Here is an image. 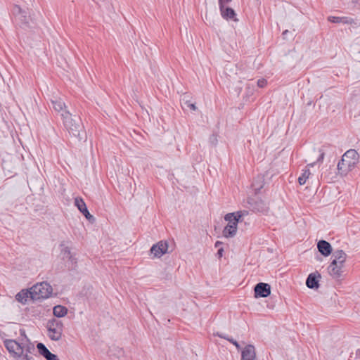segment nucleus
<instances>
[{"instance_id": "obj_22", "label": "nucleus", "mask_w": 360, "mask_h": 360, "mask_svg": "<svg viewBox=\"0 0 360 360\" xmlns=\"http://www.w3.org/2000/svg\"><path fill=\"white\" fill-rule=\"evenodd\" d=\"M267 84V82L265 79H260L257 81V86L260 88L264 87Z\"/></svg>"}, {"instance_id": "obj_8", "label": "nucleus", "mask_w": 360, "mask_h": 360, "mask_svg": "<svg viewBox=\"0 0 360 360\" xmlns=\"http://www.w3.org/2000/svg\"><path fill=\"white\" fill-rule=\"evenodd\" d=\"M271 293V287L269 284L259 283L255 287V295L256 297H266Z\"/></svg>"}, {"instance_id": "obj_3", "label": "nucleus", "mask_w": 360, "mask_h": 360, "mask_svg": "<svg viewBox=\"0 0 360 360\" xmlns=\"http://www.w3.org/2000/svg\"><path fill=\"white\" fill-rule=\"evenodd\" d=\"M247 214L248 212L246 211H238L226 214L224 217V219L228 224L222 231L223 236L225 238H233L235 236L237 233L238 221Z\"/></svg>"}, {"instance_id": "obj_17", "label": "nucleus", "mask_w": 360, "mask_h": 360, "mask_svg": "<svg viewBox=\"0 0 360 360\" xmlns=\"http://www.w3.org/2000/svg\"><path fill=\"white\" fill-rule=\"evenodd\" d=\"M31 298V290H22L15 295V299L18 302L25 304L28 298Z\"/></svg>"}, {"instance_id": "obj_10", "label": "nucleus", "mask_w": 360, "mask_h": 360, "mask_svg": "<svg viewBox=\"0 0 360 360\" xmlns=\"http://www.w3.org/2000/svg\"><path fill=\"white\" fill-rule=\"evenodd\" d=\"M37 349L39 354L46 360H59L58 357L56 354H52L43 343H38Z\"/></svg>"}, {"instance_id": "obj_21", "label": "nucleus", "mask_w": 360, "mask_h": 360, "mask_svg": "<svg viewBox=\"0 0 360 360\" xmlns=\"http://www.w3.org/2000/svg\"><path fill=\"white\" fill-rule=\"evenodd\" d=\"M77 258L73 257L72 256H69V266L71 265L72 269H76L77 266Z\"/></svg>"}, {"instance_id": "obj_31", "label": "nucleus", "mask_w": 360, "mask_h": 360, "mask_svg": "<svg viewBox=\"0 0 360 360\" xmlns=\"http://www.w3.org/2000/svg\"><path fill=\"white\" fill-rule=\"evenodd\" d=\"M24 359H27V360H30V356H29V355H28V354H25V355H24Z\"/></svg>"}, {"instance_id": "obj_11", "label": "nucleus", "mask_w": 360, "mask_h": 360, "mask_svg": "<svg viewBox=\"0 0 360 360\" xmlns=\"http://www.w3.org/2000/svg\"><path fill=\"white\" fill-rule=\"evenodd\" d=\"M240 360H256V352L253 345H248L244 347L241 352Z\"/></svg>"}, {"instance_id": "obj_16", "label": "nucleus", "mask_w": 360, "mask_h": 360, "mask_svg": "<svg viewBox=\"0 0 360 360\" xmlns=\"http://www.w3.org/2000/svg\"><path fill=\"white\" fill-rule=\"evenodd\" d=\"M314 163L308 164L304 169H303V172L298 178V182L300 185H304L306 184L307 180L310 177L311 173L309 171V167H313Z\"/></svg>"}, {"instance_id": "obj_4", "label": "nucleus", "mask_w": 360, "mask_h": 360, "mask_svg": "<svg viewBox=\"0 0 360 360\" xmlns=\"http://www.w3.org/2000/svg\"><path fill=\"white\" fill-rule=\"evenodd\" d=\"M30 290L32 300L48 298L52 293V287L46 282L37 283L30 288Z\"/></svg>"}, {"instance_id": "obj_13", "label": "nucleus", "mask_w": 360, "mask_h": 360, "mask_svg": "<svg viewBox=\"0 0 360 360\" xmlns=\"http://www.w3.org/2000/svg\"><path fill=\"white\" fill-rule=\"evenodd\" d=\"M75 205L78 208V210L84 215V217L87 219H94V217L89 212L86 205L82 198H76L75 199Z\"/></svg>"}, {"instance_id": "obj_27", "label": "nucleus", "mask_w": 360, "mask_h": 360, "mask_svg": "<svg viewBox=\"0 0 360 360\" xmlns=\"http://www.w3.org/2000/svg\"><path fill=\"white\" fill-rule=\"evenodd\" d=\"M319 152H320V156H319V158L318 159V161H323V160L324 158L325 153L321 150H320Z\"/></svg>"}, {"instance_id": "obj_28", "label": "nucleus", "mask_w": 360, "mask_h": 360, "mask_svg": "<svg viewBox=\"0 0 360 360\" xmlns=\"http://www.w3.org/2000/svg\"><path fill=\"white\" fill-rule=\"evenodd\" d=\"M224 249L222 248H219L217 252V255H219V257H221L223 255Z\"/></svg>"}, {"instance_id": "obj_19", "label": "nucleus", "mask_w": 360, "mask_h": 360, "mask_svg": "<svg viewBox=\"0 0 360 360\" xmlns=\"http://www.w3.org/2000/svg\"><path fill=\"white\" fill-rule=\"evenodd\" d=\"M328 21L333 23H345V24H350L352 22V20L347 17H336V16H329L328 18Z\"/></svg>"}, {"instance_id": "obj_12", "label": "nucleus", "mask_w": 360, "mask_h": 360, "mask_svg": "<svg viewBox=\"0 0 360 360\" xmlns=\"http://www.w3.org/2000/svg\"><path fill=\"white\" fill-rule=\"evenodd\" d=\"M219 10L223 18L227 20H233L235 22L238 21V18H236V13L233 8L228 6H224L219 8Z\"/></svg>"}, {"instance_id": "obj_30", "label": "nucleus", "mask_w": 360, "mask_h": 360, "mask_svg": "<svg viewBox=\"0 0 360 360\" xmlns=\"http://www.w3.org/2000/svg\"><path fill=\"white\" fill-rule=\"evenodd\" d=\"M356 354L357 356L360 357V349H358L356 350Z\"/></svg>"}, {"instance_id": "obj_7", "label": "nucleus", "mask_w": 360, "mask_h": 360, "mask_svg": "<svg viewBox=\"0 0 360 360\" xmlns=\"http://www.w3.org/2000/svg\"><path fill=\"white\" fill-rule=\"evenodd\" d=\"M167 243L165 241H160L151 247L150 252L155 257L160 258L167 252Z\"/></svg>"}, {"instance_id": "obj_2", "label": "nucleus", "mask_w": 360, "mask_h": 360, "mask_svg": "<svg viewBox=\"0 0 360 360\" xmlns=\"http://www.w3.org/2000/svg\"><path fill=\"white\" fill-rule=\"evenodd\" d=\"M333 260L328 266L329 274L335 279L341 277L347 255L342 250L333 253Z\"/></svg>"}, {"instance_id": "obj_29", "label": "nucleus", "mask_w": 360, "mask_h": 360, "mask_svg": "<svg viewBox=\"0 0 360 360\" xmlns=\"http://www.w3.org/2000/svg\"><path fill=\"white\" fill-rule=\"evenodd\" d=\"M222 244L221 242L220 241H217L216 243H215V247L216 248H218L219 245H221Z\"/></svg>"}, {"instance_id": "obj_23", "label": "nucleus", "mask_w": 360, "mask_h": 360, "mask_svg": "<svg viewBox=\"0 0 360 360\" xmlns=\"http://www.w3.org/2000/svg\"><path fill=\"white\" fill-rule=\"evenodd\" d=\"M231 1V0H219V8L226 6V5Z\"/></svg>"}, {"instance_id": "obj_1", "label": "nucleus", "mask_w": 360, "mask_h": 360, "mask_svg": "<svg viewBox=\"0 0 360 360\" xmlns=\"http://www.w3.org/2000/svg\"><path fill=\"white\" fill-rule=\"evenodd\" d=\"M359 160L358 153L354 149L347 150L342 156L341 160L338 164L339 174L342 176L347 175L353 170Z\"/></svg>"}, {"instance_id": "obj_26", "label": "nucleus", "mask_w": 360, "mask_h": 360, "mask_svg": "<svg viewBox=\"0 0 360 360\" xmlns=\"http://www.w3.org/2000/svg\"><path fill=\"white\" fill-rule=\"evenodd\" d=\"M14 13L15 14H20L22 13V9L18 6H15L14 8Z\"/></svg>"}, {"instance_id": "obj_6", "label": "nucleus", "mask_w": 360, "mask_h": 360, "mask_svg": "<svg viewBox=\"0 0 360 360\" xmlns=\"http://www.w3.org/2000/svg\"><path fill=\"white\" fill-rule=\"evenodd\" d=\"M4 345L9 353L12 354L14 357L19 358L23 354V347L22 345L13 340H6Z\"/></svg>"}, {"instance_id": "obj_20", "label": "nucleus", "mask_w": 360, "mask_h": 360, "mask_svg": "<svg viewBox=\"0 0 360 360\" xmlns=\"http://www.w3.org/2000/svg\"><path fill=\"white\" fill-rule=\"evenodd\" d=\"M67 312V308L61 305H57L53 307V314L58 318L64 316Z\"/></svg>"}, {"instance_id": "obj_25", "label": "nucleus", "mask_w": 360, "mask_h": 360, "mask_svg": "<svg viewBox=\"0 0 360 360\" xmlns=\"http://www.w3.org/2000/svg\"><path fill=\"white\" fill-rule=\"evenodd\" d=\"M186 104L192 110H195L197 109V108H196V106H195V105L194 103H190L188 102H186Z\"/></svg>"}, {"instance_id": "obj_18", "label": "nucleus", "mask_w": 360, "mask_h": 360, "mask_svg": "<svg viewBox=\"0 0 360 360\" xmlns=\"http://www.w3.org/2000/svg\"><path fill=\"white\" fill-rule=\"evenodd\" d=\"M306 285L309 288H317L319 287L318 280L314 274H311L308 276Z\"/></svg>"}, {"instance_id": "obj_14", "label": "nucleus", "mask_w": 360, "mask_h": 360, "mask_svg": "<svg viewBox=\"0 0 360 360\" xmlns=\"http://www.w3.org/2000/svg\"><path fill=\"white\" fill-rule=\"evenodd\" d=\"M52 105L54 110L58 112H60V116L63 120V122H65V114L67 113V110L65 109V104L61 99H56L52 101Z\"/></svg>"}, {"instance_id": "obj_9", "label": "nucleus", "mask_w": 360, "mask_h": 360, "mask_svg": "<svg viewBox=\"0 0 360 360\" xmlns=\"http://www.w3.org/2000/svg\"><path fill=\"white\" fill-rule=\"evenodd\" d=\"M69 124H70L71 134L75 137L81 139L80 131L83 129L81 120L79 117L71 119L70 122L69 121Z\"/></svg>"}, {"instance_id": "obj_32", "label": "nucleus", "mask_w": 360, "mask_h": 360, "mask_svg": "<svg viewBox=\"0 0 360 360\" xmlns=\"http://www.w3.org/2000/svg\"><path fill=\"white\" fill-rule=\"evenodd\" d=\"M288 32V30H285V31L283 32V35L287 34V32Z\"/></svg>"}, {"instance_id": "obj_15", "label": "nucleus", "mask_w": 360, "mask_h": 360, "mask_svg": "<svg viewBox=\"0 0 360 360\" xmlns=\"http://www.w3.org/2000/svg\"><path fill=\"white\" fill-rule=\"evenodd\" d=\"M319 251L325 257L329 256L333 251L331 245L323 240H320L317 244Z\"/></svg>"}, {"instance_id": "obj_24", "label": "nucleus", "mask_w": 360, "mask_h": 360, "mask_svg": "<svg viewBox=\"0 0 360 360\" xmlns=\"http://www.w3.org/2000/svg\"><path fill=\"white\" fill-rule=\"evenodd\" d=\"M229 342H231L233 345L236 346V347L238 349H240V345L238 343L237 341L233 340V339H229V338H226Z\"/></svg>"}, {"instance_id": "obj_5", "label": "nucleus", "mask_w": 360, "mask_h": 360, "mask_svg": "<svg viewBox=\"0 0 360 360\" xmlns=\"http://www.w3.org/2000/svg\"><path fill=\"white\" fill-rule=\"evenodd\" d=\"M48 335L52 340H58L63 331V323L58 319H53L47 323Z\"/></svg>"}]
</instances>
